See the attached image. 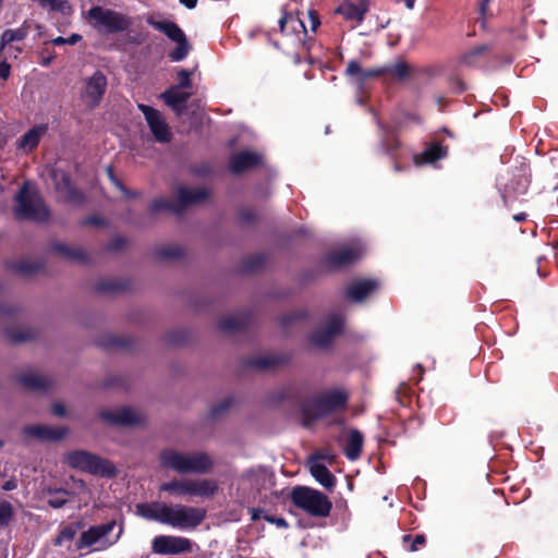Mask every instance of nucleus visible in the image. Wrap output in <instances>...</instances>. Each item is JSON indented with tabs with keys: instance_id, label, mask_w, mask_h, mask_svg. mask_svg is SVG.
<instances>
[{
	"instance_id": "nucleus-14",
	"label": "nucleus",
	"mask_w": 558,
	"mask_h": 558,
	"mask_svg": "<svg viewBox=\"0 0 558 558\" xmlns=\"http://www.w3.org/2000/svg\"><path fill=\"white\" fill-rule=\"evenodd\" d=\"M151 548L159 555H177L192 551V542L182 536L159 535L153 539Z\"/></svg>"
},
{
	"instance_id": "nucleus-56",
	"label": "nucleus",
	"mask_w": 558,
	"mask_h": 558,
	"mask_svg": "<svg viewBox=\"0 0 558 558\" xmlns=\"http://www.w3.org/2000/svg\"><path fill=\"white\" fill-rule=\"evenodd\" d=\"M111 182L126 196L135 197L136 193L129 192L112 174H110Z\"/></svg>"
},
{
	"instance_id": "nucleus-15",
	"label": "nucleus",
	"mask_w": 558,
	"mask_h": 558,
	"mask_svg": "<svg viewBox=\"0 0 558 558\" xmlns=\"http://www.w3.org/2000/svg\"><path fill=\"white\" fill-rule=\"evenodd\" d=\"M342 326L343 319L339 314L329 315L325 326L313 332L312 342L319 348L328 347L335 336L341 332Z\"/></svg>"
},
{
	"instance_id": "nucleus-22",
	"label": "nucleus",
	"mask_w": 558,
	"mask_h": 558,
	"mask_svg": "<svg viewBox=\"0 0 558 558\" xmlns=\"http://www.w3.org/2000/svg\"><path fill=\"white\" fill-rule=\"evenodd\" d=\"M286 362L287 359L282 355L266 354L248 357L245 361V366L258 372H266L275 369L280 365H283Z\"/></svg>"
},
{
	"instance_id": "nucleus-58",
	"label": "nucleus",
	"mask_w": 558,
	"mask_h": 558,
	"mask_svg": "<svg viewBox=\"0 0 558 558\" xmlns=\"http://www.w3.org/2000/svg\"><path fill=\"white\" fill-rule=\"evenodd\" d=\"M399 143L395 140H387V141H384L383 142V146L385 147V150L387 154H390L392 153L397 147H398Z\"/></svg>"
},
{
	"instance_id": "nucleus-13",
	"label": "nucleus",
	"mask_w": 558,
	"mask_h": 558,
	"mask_svg": "<svg viewBox=\"0 0 558 558\" xmlns=\"http://www.w3.org/2000/svg\"><path fill=\"white\" fill-rule=\"evenodd\" d=\"M137 107L144 114L155 140L158 143H169L171 141L172 134L162 114L158 110L144 104H140Z\"/></svg>"
},
{
	"instance_id": "nucleus-48",
	"label": "nucleus",
	"mask_w": 558,
	"mask_h": 558,
	"mask_svg": "<svg viewBox=\"0 0 558 558\" xmlns=\"http://www.w3.org/2000/svg\"><path fill=\"white\" fill-rule=\"evenodd\" d=\"M265 263V257L263 255H254L248 257L244 263V268L246 270H256Z\"/></svg>"
},
{
	"instance_id": "nucleus-7",
	"label": "nucleus",
	"mask_w": 558,
	"mask_h": 558,
	"mask_svg": "<svg viewBox=\"0 0 558 558\" xmlns=\"http://www.w3.org/2000/svg\"><path fill=\"white\" fill-rule=\"evenodd\" d=\"M290 498L295 507L316 518L328 517L332 508L325 494L307 486L294 487Z\"/></svg>"
},
{
	"instance_id": "nucleus-6",
	"label": "nucleus",
	"mask_w": 558,
	"mask_h": 558,
	"mask_svg": "<svg viewBox=\"0 0 558 558\" xmlns=\"http://www.w3.org/2000/svg\"><path fill=\"white\" fill-rule=\"evenodd\" d=\"M65 462L72 469L99 477L112 478L118 474L112 462L86 450H74L66 453Z\"/></svg>"
},
{
	"instance_id": "nucleus-20",
	"label": "nucleus",
	"mask_w": 558,
	"mask_h": 558,
	"mask_svg": "<svg viewBox=\"0 0 558 558\" xmlns=\"http://www.w3.org/2000/svg\"><path fill=\"white\" fill-rule=\"evenodd\" d=\"M367 10L368 2L366 0H344L337 9V12L347 20L361 23Z\"/></svg>"
},
{
	"instance_id": "nucleus-10",
	"label": "nucleus",
	"mask_w": 558,
	"mask_h": 558,
	"mask_svg": "<svg viewBox=\"0 0 558 558\" xmlns=\"http://www.w3.org/2000/svg\"><path fill=\"white\" fill-rule=\"evenodd\" d=\"M107 77L101 71H95L90 76L81 81L80 100L87 110L96 109L104 99L107 90Z\"/></svg>"
},
{
	"instance_id": "nucleus-32",
	"label": "nucleus",
	"mask_w": 558,
	"mask_h": 558,
	"mask_svg": "<svg viewBox=\"0 0 558 558\" xmlns=\"http://www.w3.org/2000/svg\"><path fill=\"white\" fill-rule=\"evenodd\" d=\"M53 250L69 260L82 264L88 260V255L86 252L77 246L58 243L53 246Z\"/></svg>"
},
{
	"instance_id": "nucleus-62",
	"label": "nucleus",
	"mask_w": 558,
	"mask_h": 558,
	"mask_svg": "<svg viewBox=\"0 0 558 558\" xmlns=\"http://www.w3.org/2000/svg\"><path fill=\"white\" fill-rule=\"evenodd\" d=\"M52 412L57 416H64L65 415V409H64L63 404H61V403H54L52 405Z\"/></svg>"
},
{
	"instance_id": "nucleus-37",
	"label": "nucleus",
	"mask_w": 558,
	"mask_h": 558,
	"mask_svg": "<svg viewBox=\"0 0 558 558\" xmlns=\"http://www.w3.org/2000/svg\"><path fill=\"white\" fill-rule=\"evenodd\" d=\"M243 477L248 480L251 484L257 488L263 487L264 482L270 481L269 474L263 468L247 470L243 474Z\"/></svg>"
},
{
	"instance_id": "nucleus-47",
	"label": "nucleus",
	"mask_w": 558,
	"mask_h": 558,
	"mask_svg": "<svg viewBox=\"0 0 558 558\" xmlns=\"http://www.w3.org/2000/svg\"><path fill=\"white\" fill-rule=\"evenodd\" d=\"M191 75H192V72L189 71V70H185V69H182L178 72V80H179V83L178 85H174L175 87H179L181 89H186V88H190L191 85H192V82H191Z\"/></svg>"
},
{
	"instance_id": "nucleus-39",
	"label": "nucleus",
	"mask_w": 558,
	"mask_h": 558,
	"mask_svg": "<svg viewBox=\"0 0 558 558\" xmlns=\"http://www.w3.org/2000/svg\"><path fill=\"white\" fill-rule=\"evenodd\" d=\"M234 403L233 397H226L222 400L215 403L209 411V416L213 420H219L228 411L232 408Z\"/></svg>"
},
{
	"instance_id": "nucleus-55",
	"label": "nucleus",
	"mask_w": 558,
	"mask_h": 558,
	"mask_svg": "<svg viewBox=\"0 0 558 558\" xmlns=\"http://www.w3.org/2000/svg\"><path fill=\"white\" fill-rule=\"evenodd\" d=\"M7 336L13 342H23L29 338V336H27L26 333H23V332L17 333V332H13V331H8Z\"/></svg>"
},
{
	"instance_id": "nucleus-50",
	"label": "nucleus",
	"mask_w": 558,
	"mask_h": 558,
	"mask_svg": "<svg viewBox=\"0 0 558 558\" xmlns=\"http://www.w3.org/2000/svg\"><path fill=\"white\" fill-rule=\"evenodd\" d=\"M82 39V36L78 35V34H72L70 37L68 38H64V37H57L54 39H52V44L53 45H57V46H60V45H75L77 44L80 40Z\"/></svg>"
},
{
	"instance_id": "nucleus-23",
	"label": "nucleus",
	"mask_w": 558,
	"mask_h": 558,
	"mask_svg": "<svg viewBox=\"0 0 558 558\" xmlns=\"http://www.w3.org/2000/svg\"><path fill=\"white\" fill-rule=\"evenodd\" d=\"M191 94L184 92L183 89L171 86L162 94H160V98L169 106L173 111L178 114H181L185 109V102L190 98Z\"/></svg>"
},
{
	"instance_id": "nucleus-57",
	"label": "nucleus",
	"mask_w": 558,
	"mask_h": 558,
	"mask_svg": "<svg viewBox=\"0 0 558 558\" xmlns=\"http://www.w3.org/2000/svg\"><path fill=\"white\" fill-rule=\"evenodd\" d=\"M19 312V307L15 305L0 306V314L2 315H15Z\"/></svg>"
},
{
	"instance_id": "nucleus-27",
	"label": "nucleus",
	"mask_w": 558,
	"mask_h": 558,
	"mask_svg": "<svg viewBox=\"0 0 558 558\" xmlns=\"http://www.w3.org/2000/svg\"><path fill=\"white\" fill-rule=\"evenodd\" d=\"M377 287L378 282L374 279L359 280L348 288V296L355 302H362Z\"/></svg>"
},
{
	"instance_id": "nucleus-52",
	"label": "nucleus",
	"mask_w": 558,
	"mask_h": 558,
	"mask_svg": "<svg viewBox=\"0 0 558 558\" xmlns=\"http://www.w3.org/2000/svg\"><path fill=\"white\" fill-rule=\"evenodd\" d=\"M307 21H308V25L311 27V31L313 33H315L317 27L320 24L318 15L316 14L315 11H312V10L307 11Z\"/></svg>"
},
{
	"instance_id": "nucleus-30",
	"label": "nucleus",
	"mask_w": 558,
	"mask_h": 558,
	"mask_svg": "<svg viewBox=\"0 0 558 558\" xmlns=\"http://www.w3.org/2000/svg\"><path fill=\"white\" fill-rule=\"evenodd\" d=\"M447 155V148L438 143L432 144L423 153L414 156V163L422 166L426 163H433Z\"/></svg>"
},
{
	"instance_id": "nucleus-33",
	"label": "nucleus",
	"mask_w": 558,
	"mask_h": 558,
	"mask_svg": "<svg viewBox=\"0 0 558 558\" xmlns=\"http://www.w3.org/2000/svg\"><path fill=\"white\" fill-rule=\"evenodd\" d=\"M381 71L383 76L388 81H402L409 75L410 66L403 61H398L381 66Z\"/></svg>"
},
{
	"instance_id": "nucleus-28",
	"label": "nucleus",
	"mask_w": 558,
	"mask_h": 558,
	"mask_svg": "<svg viewBox=\"0 0 558 558\" xmlns=\"http://www.w3.org/2000/svg\"><path fill=\"white\" fill-rule=\"evenodd\" d=\"M47 124H39L32 128L20 138L19 148L24 149L25 151L34 150L38 146L40 138L47 133Z\"/></svg>"
},
{
	"instance_id": "nucleus-26",
	"label": "nucleus",
	"mask_w": 558,
	"mask_h": 558,
	"mask_svg": "<svg viewBox=\"0 0 558 558\" xmlns=\"http://www.w3.org/2000/svg\"><path fill=\"white\" fill-rule=\"evenodd\" d=\"M517 171L518 173L513 175V179L505 185V193L521 195L527 190L530 183V169L527 165L521 163Z\"/></svg>"
},
{
	"instance_id": "nucleus-60",
	"label": "nucleus",
	"mask_w": 558,
	"mask_h": 558,
	"mask_svg": "<svg viewBox=\"0 0 558 558\" xmlns=\"http://www.w3.org/2000/svg\"><path fill=\"white\" fill-rule=\"evenodd\" d=\"M10 75V65L7 62H0V77L7 80Z\"/></svg>"
},
{
	"instance_id": "nucleus-51",
	"label": "nucleus",
	"mask_w": 558,
	"mask_h": 558,
	"mask_svg": "<svg viewBox=\"0 0 558 558\" xmlns=\"http://www.w3.org/2000/svg\"><path fill=\"white\" fill-rule=\"evenodd\" d=\"M361 73H362V68L361 65L359 64L357 61L355 60H352L348 63V66H347V74L351 77H354L359 81L360 76H361Z\"/></svg>"
},
{
	"instance_id": "nucleus-44",
	"label": "nucleus",
	"mask_w": 558,
	"mask_h": 558,
	"mask_svg": "<svg viewBox=\"0 0 558 558\" xmlns=\"http://www.w3.org/2000/svg\"><path fill=\"white\" fill-rule=\"evenodd\" d=\"M289 23L292 25L293 29H295L296 26H300L303 28L304 33H307V25L302 19L288 14H283L278 21L281 33H286V27Z\"/></svg>"
},
{
	"instance_id": "nucleus-8",
	"label": "nucleus",
	"mask_w": 558,
	"mask_h": 558,
	"mask_svg": "<svg viewBox=\"0 0 558 558\" xmlns=\"http://www.w3.org/2000/svg\"><path fill=\"white\" fill-rule=\"evenodd\" d=\"M207 196L208 192L203 187L191 189L182 186L178 190L177 195L173 199H155L149 206V211L151 214H157L159 211L167 210L175 215H180L187 207L198 204L202 201L206 199Z\"/></svg>"
},
{
	"instance_id": "nucleus-5",
	"label": "nucleus",
	"mask_w": 558,
	"mask_h": 558,
	"mask_svg": "<svg viewBox=\"0 0 558 558\" xmlns=\"http://www.w3.org/2000/svg\"><path fill=\"white\" fill-rule=\"evenodd\" d=\"M15 207L14 216L17 219H28L38 222L46 221L49 218V210L46 207L40 194L31 189L28 182H25L14 196Z\"/></svg>"
},
{
	"instance_id": "nucleus-12",
	"label": "nucleus",
	"mask_w": 558,
	"mask_h": 558,
	"mask_svg": "<svg viewBox=\"0 0 558 558\" xmlns=\"http://www.w3.org/2000/svg\"><path fill=\"white\" fill-rule=\"evenodd\" d=\"M49 175L53 181L56 191L66 203L82 204L84 195L72 184L69 174L58 168H50Z\"/></svg>"
},
{
	"instance_id": "nucleus-17",
	"label": "nucleus",
	"mask_w": 558,
	"mask_h": 558,
	"mask_svg": "<svg viewBox=\"0 0 558 558\" xmlns=\"http://www.w3.org/2000/svg\"><path fill=\"white\" fill-rule=\"evenodd\" d=\"M66 428L51 427L48 425H27L23 428V434L27 437L40 441H58L66 435Z\"/></svg>"
},
{
	"instance_id": "nucleus-35",
	"label": "nucleus",
	"mask_w": 558,
	"mask_h": 558,
	"mask_svg": "<svg viewBox=\"0 0 558 558\" xmlns=\"http://www.w3.org/2000/svg\"><path fill=\"white\" fill-rule=\"evenodd\" d=\"M38 3L43 9L51 12H58L63 15H71L73 13L72 4L69 0H32Z\"/></svg>"
},
{
	"instance_id": "nucleus-42",
	"label": "nucleus",
	"mask_w": 558,
	"mask_h": 558,
	"mask_svg": "<svg viewBox=\"0 0 558 558\" xmlns=\"http://www.w3.org/2000/svg\"><path fill=\"white\" fill-rule=\"evenodd\" d=\"M177 44H178L177 48L173 49L169 53V58L173 62H179V61L184 60L187 57V54L190 53V50H191V45L187 41L186 37L184 39H182V40L177 41Z\"/></svg>"
},
{
	"instance_id": "nucleus-53",
	"label": "nucleus",
	"mask_w": 558,
	"mask_h": 558,
	"mask_svg": "<svg viewBox=\"0 0 558 558\" xmlns=\"http://www.w3.org/2000/svg\"><path fill=\"white\" fill-rule=\"evenodd\" d=\"M263 518L267 522L272 523V524H275L276 526H278L280 529H287L288 527V522L283 518H277V517H272V515H268V514H264Z\"/></svg>"
},
{
	"instance_id": "nucleus-63",
	"label": "nucleus",
	"mask_w": 558,
	"mask_h": 558,
	"mask_svg": "<svg viewBox=\"0 0 558 558\" xmlns=\"http://www.w3.org/2000/svg\"><path fill=\"white\" fill-rule=\"evenodd\" d=\"M250 512H251V520L252 521H257L259 520L263 515V510L262 509H257V508H252L250 509Z\"/></svg>"
},
{
	"instance_id": "nucleus-9",
	"label": "nucleus",
	"mask_w": 558,
	"mask_h": 558,
	"mask_svg": "<svg viewBox=\"0 0 558 558\" xmlns=\"http://www.w3.org/2000/svg\"><path fill=\"white\" fill-rule=\"evenodd\" d=\"M87 16L94 21L95 27L108 34L125 32L133 24L131 16L100 5L92 7L87 11Z\"/></svg>"
},
{
	"instance_id": "nucleus-24",
	"label": "nucleus",
	"mask_w": 558,
	"mask_h": 558,
	"mask_svg": "<svg viewBox=\"0 0 558 558\" xmlns=\"http://www.w3.org/2000/svg\"><path fill=\"white\" fill-rule=\"evenodd\" d=\"M251 320L247 312H240L222 317L219 320V328L226 333H234L244 329Z\"/></svg>"
},
{
	"instance_id": "nucleus-43",
	"label": "nucleus",
	"mask_w": 558,
	"mask_h": 558,
	"mask_svg": "<svg viewBox=\"0 0 558 558\" xmlns=\"http://www.w3.org/2000/svg\"><path fill=\"white\" fill-rule=\"evenodd\" d=\"M26 31L24 28L7 29L2 33L0 39V48H4L5 45L12 41H20L26 37Z\"/></svg>"
},
{
	"instance_id": "nucleus-4",
	"label": "nucleus",
	"mask_w": 558,
	"mask_h": 558,
	"mask_svg": "<svg viewBox=\"0 0 558 558\" xmlns=\"http://www.w3.org/2000/svg\"><path fill=\"white\" fill-rule=\"evenodd\" d=\"M219 490V485L213 478L179 477L165 482L159 486L160 493H167L173 497L213 498Z\"/></svg>"
},
{
	"instance_id": "nucleus-49",
	"label": "nucleus",
	"mask_w": 558,
	"mask_h": 558,
	"mask_svg": "<svg viewBox=\"0 0 558 558\" xmlns=\"http://www.w3.org/2000/svg\"><path fill=\"white\" fill-rule=\"evenodd\" d=\"M383 76L381 66L374 69H362L361 76L359 78V83H364L368 78Z\"/></svg>"
},
{
	"instance_id": "nucleus-45",
	"label": "nucleus",
	"mask_w": 558,
	"mask_h": 558,
	"mask_svg": "<svg viewBox=\"0 0 558 558\" xmlns=\"http://www.w3.org/2000/svg\"><path fill=\"white\" fill-rule=\"evenodd\" d=\"M96 289L99 292L116 293L122 291L124 288L120 282L114 280H100L97 282Z\"/></svg>"
},
{
	"instance_id": "nucleus-46",
	"label": "nucleus",
	"mask_w": 558,
	"mask_h": 558,
	"mask_svg": "<svg viewBox=\"0 0 558 558\" xmlns=\"http://www.w3.org/2000/svg\"><path fill=\"white\" fill-rule=\"evenodd\" d=\"M13 509L10 502H0V527L5 526L12 519Z\"/></svg>"
},
{
	"instance_id": "nucleus-36",
	"label": "nucleus",
	"mask_w": 558,
	"mask_h": 558,
	"mask_svg": "<svg viewBox=\"0 0 558 558\" xmlns=\"http://www.w3.org/2000/svg\"><path fill=\"white\" fill-rule=\"evenodd\" d=\"M69 492L63 488H49L47 490V502L50 507L58 509L68 501Z\"/></svg>"
},
{
	"instance_id": "nucleus-59",
	"label": "nucleus",
	"mask_w": 558,
	"mask_h": 558,
	"mask_svg": "<svg viewBox=\"0 0 558 558\" xmlns=\"http://www.w3.org/2000/svg\"><path fill=\"white\" fill-rule=\"evenodd\" d=\"M425 543V537L423 535H416L411 544V550L415 551L418 549L420 546H422Z\"/></svg>"
},
{
	"instance_id": "nucleus-11",
	"label": "nucleus",
	"mask_w": 558,
	"mask_h": 558,
	"mask_svg": "<svg viewBox=\"0 0 558 558\" xmlns=\"http://www.w3.org/2000/svg\"><path fill=\"white\" fill-rule=\"evenodd\" d=\"M116 526V521H110L104 524L90 526L87 531H84L76 544L77 549H85L96 546V550H102L113 545L119 535L113 541L108 539V535L112 532Z\"/></svg>"
},
{
	"instance_id": "nucleus-29",
	"label": "nucleus",
	"mask_w": 558,
	"mask_h": 558,
	"mask_svg": "<svg viewBox=\"0 0 558 558\" xmlns=\"http://www.w3.org/2000/svg\"><path fill=\"white\" fill-rule=\"evenodd\" d=\"M147 23L155 29L162 32L172 41L177 43L186 37L183 31L174 22L157 21L154 17H148Z\"/></svg>"
},
{
	"instance_id": "nucleus-40",
	"label": "nucleus",
	"mask_w": 558,
	"mask_h": 558,
	"mask_svg": "<svg viewBox=\"0 0 558 558\" xmlns=\"http://www.w3.org/2000/svg\"><path fill=\"white\" fill-rule=\"evenodd\" d=\"M490 50V46L487 44L480 45L468 52H465L462 57V63L466 65H474L476 64L477 60L483 57L485 53H487Z\"/></svg>"
},
{
	"instance_id": "nucleus-61",
	"label": "nucleus",
	"mask_w": 558,
	"mask_h": 558,
	"mask_svg": "<svg viewBox=\"0 0 558 558\" xmlns=\"http://www.w3.org/2000/svg\"><path fill=\"white\" fill-rule=\"evenodd\" d=\"M255 218V214L253 210L251 209H245L241 213V219L242 221L244 222H250V221H253Z\"/></svg>"
},
{
	"instance_id": "nucleus-38",
	"label": "nucleus",
	"mask_w": 558,
	"mask_h": 558,
	"mask_svg": "<svg viewBox=\"0 0 558 558\" xmlns=\"http://www.w3.org/2000/svg\"><path fill=\"white\" fill-rule=\"evenodd\" d=\"M156 255L162 260H175L183 255V248L179 245L168 244L158 247Z\"/></svg>"
},
{
	"instance_id": "nucleus-2",
	"label": "nucleus",
	"mask_w": 558,
	"mask_h": 558,
	"mask_svg": "<svg viewBox=\"0 0 558 558\" xmlns=\"http://www.w3.org/2000/svg\"><path fill=\"white\" fill-rule=\"evenodd\" d=\"M279 398L282 400L300 401L303 415L307 420H315L341 409L345 405L348 400L345 392L336 389L320 393L311 400L301 401L299 387L294 384L282 387L279 391Z\"/></svg>"
},
{
	"instance_id": "nucleus-18",
	"label": "nucleus",
	"mask_w": 558,
	"mask_h": 558,
	"mask_svg": "<svg viewBox=\"0 0 558 558\" xmlns=\"http://www.w3.org/2000/svg\"><path fill=\"white\" fill-rule=\"evenodd\" d=\"M16 380L25 389L35 392L47 391L53 386V380L51 378L34 371L20 374L16 377Z\"/></svg>"
},
{
	"instance_id": "nucleus-54",
	"label": "nucleus",
	"mask_w": 558,
	"mask_h": 558,
	"mask_svg": "<svg viewBox=\"0 0 558 558\" xmlns=\"http://www.w3.org/2000/svg\"><path fill=\"white\" fill-rule=\"evenodd\" d=\"M124 245H125V240L121 236H116L110 241L108 248L111 251H117V250L122 248Z\"/></svg>"
},
{
	"instance_id": "nucleus-34",
	"label": "nucleus",
	"mask_w": 558,
	"mask_h": 558,
	"mask_svg": "<svg viewBox=\"0 0 558 558\" xmlns=\"http://www.w3.org/2000/svg\"><path fill=\"white\" fill-rule=\"evenodd\" d=\"M13 270L22 276H34L44 269V263L38 259H23L13 264Z\"/></svg>"
},
{
	"instance_id": "nucleus-41",
	"label": "nucleus",
	"mask_w": 558,
	"mask_h": 558,
	"mask_svg": "<svg viewBox=\"0 0 558 558\" xmlns=\"http://www.w3.org/2000/svg\"><path fill=\"white\" fill-rule=\"evenodd\" d=\"M78 527V524H69L62 527L54 539V545L62 546L63 544L71 542L75 537Z\"/></svg>"
},
{
	"instance_id": "nucleus-31",
	"label": "nucleus",
	"mask_w": 558,
	"mask_h": 558,
	"mask_svg": "<svg viewBox=\"0 0 558 558\" xmlns=\"http://www.w3.org/2000/svg\"><path fill=\"white\" fill-rule=\"evenodd\" d=\"M363 435L357 429H352L348 434L344 452L349 460H356L362 451Z\"/></svg>"
},
{
	"instance_id": "nucleus-16",
	"label": "nucleus",
	"mask_w": 558,
	"mask_h": 558,
	"mask_svg": "<svg viewBox=\"0 0 558 558\" xmlns=\"http://www.w3.org/2000/svg\"><path fill=\"white\" fill-rule=\"evenodd\" d=\"M100 417L116 426H132L142 422V414L130 408L105 410L100 412Z\"/></svg>"
},
{
	"instance_id": "nucleus-25",
	"label": "nucleus",
	"mask_w": 558,
	"mask_h": 558,
	"mask_svg": "<svg viewBox=\"0 0 558 558\" xmlns=\"http://www.w3.org/2000/svg\"><path fill=\"white\" fill-rule=\"evenodd\" d=\"M308 464L312 476L323 487L331 490L336 485V477L331 474L327 466L317 462V458L314 456L310 458Z\"/></svg>"
},
{
	"instance_id": "nucleus-19",
	"label": "nucleus",
	"mask_w": 558,
	"mask_h": 558,
	"mask_svg": "<svg viewBox=\"0 0 558 558\" xmlns=\"http://www.w3.org/2000/svg\"><path fill=\"white\" fill-rule=\"evenodd\" d=\"M361 255L359 244L340 247L326 257V264L332 268H340L356 260Z\"/></svg>"
},
{
	"instance_id": "nucleus-1",
	"label": "nucleus",
	"mask_w": 558,
	"mask_h": 558,
	"mask_svg": "<svg viewBox=\"0 0 558 558\" xmlns=\"http://www.w3.org/2000/svg\"><path fill=\"white\" fill-rule=\"evenodd\" d=\"M136 513L146 520L156 521L178 530L196 529L206 518V509L204 508L160 501L137 504Z\"/></svg>"
},
{
	"instance_id": "nucleus-21",
	"label": "nucleus",
	"mask_w": 558,
	"mask_h": 558,
	"mask_svg": "<svg viewBox=\"0 0 558 558\" xmlns=\"http://www.w3.org/2000/svg\"><path fill=\"white\" fill-rule=\"evenodd\" d=\"M262 160L260 155L254 151L244 150L233 155L229 161V169L233 173H241L256 167Z\"/></svg>"
},
{
	"instance_id": "nucleus-64",
	"label": "nucleus",
	"mask_w": 558,
	"mask_h": 558,
	"mask_svg": "<svg viewBox=\"0 0 558 558\" xmlns=\"http://www.w3.org/2000/svg\"><path fill=\"white\" fill-rule=\"evenodd\" d=\"M198 0H180V3L187 9H194Z\"/></svg>"
},
{
	"instance_id": "nucleus-3",
	"label": "nucleus",
	"mask_w": 558,
	"mask_h": 558,
	"mask_svg": "<svg viewBox=\"0 0 558 558\" xmlns=\"http://www.w3.org/2000/svg\"><path fill=\"white\" fill-rule=\"evenodd\" d=\"M160 465L178 474H208L214 470L215 461L205 451H180L163 449L159 454Z\"/></svg>"
}]
</instances>
